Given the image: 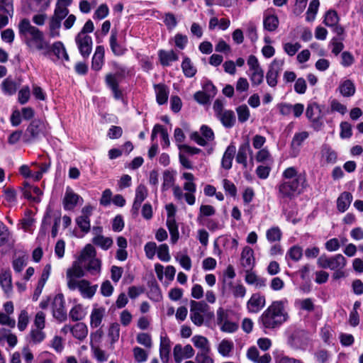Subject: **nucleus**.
<instances>
[{"mask_svg":"<svg viewBox=\"0 0 363 363\" xmlns=\"http://www.w3.org/2000/svg\"><path fill=\"white\" fill-rule=\"evenodd\" d=\"M287 305L286 298L272 301L260 315L259 323L266 329L279 328L289 318Z\"/></svg>","mask_w":363,"mask_h":363,"instance_id":"obj_1","label":"nucleus"},{"mask_svg":"<svg viewBox=\"0 0 363 363\" xmlns=\"http://www.w3.org/2000/svg\"><path fill=\"white\" fill-rule=\"evenodd\" d=\"M18 28L19 35L23 37L30 50L43 51L44 55L48 53L50 44L45 40L43 33L32 26L28 19L21 20Z\"/></svg>","mask_w":363,"mask_h":363,"instance_id":"obj_2","label":"nucleus"},{"mask_svg":"<svg viewBox=\"0 0 363 363\" xmlns=\"http://www.w3.org/2000/svg\"><path fill=\"white\" fill-rule=\"evenodd\" d=\"M306 186L305 174L289 181H284L279 187V194L282 197H291L295 194H300Z\"/></svg>","mask_w":363,"mask_h":363,"instance_id":"obj_3","label":"nucleus"},{"mask_svg":"<svg viewBox=\"0 0 363 363\" xmlns=\"http://www.w3.org/2000/svg\"><path fill=\"white\" fill-rule=\"evenodd\" d=\"M209 306L204 301H190V318L197 326H201L204 322V317H212L213 313L209 311Z\"/></svg>","mask_w":363,"mask_h":363,"instance_id":"obj_4","label":"nucleus"},{"mask_svg":"<svg viewBox=\"0 0 363 363\" xmlns=\"http://www.w3.org/2000/svg\"><path fill=\"white\" fill-rule=\"evenodd\" d=\"M249 67V77L253 86H258L263 82L264 70L262 68L257 57L250 55L247 60Z\"/></svg>","mask_w":363,"mask_h":363,"instance_id":"obj_5","label":"nucleus"},{"mask_svg":"<svg viewBox=\"0 0 363 363\" xmlns=\"http://www.w3.org/2000/svg\"><path fill=\"white\" fill-rule=\"evenodd\" d=\"M184 189L186 191L185 194L183 193L182 189L179 186H175L173 188V194L174 198L181 201L184 199L186 202L189 205H194L196 202V196L194 195L196 186L194 182H186L184 184Z\"/></svg>","mask_w":363,"mask_h":363,"instance_id":"obj_6","label":"nucleus"},{"mask_svg":"<svg viewBox=\"0 0 363 363\" xmlns=\"http://www.w3.org/2000/svg\"><path fill=\"white\" fill-rule=\"evenodd\" d=\"M317 264L320 268L333 269H342L347 264V260L340 254L331 257L321 255L317 260Z\"/></svg>","mask_w":363,"mask_h":363,"instance_id":"obj_7","label":"nucleus"},{"mask_svg":"<svg viewBox=\"0 0 363 363\" xmlns=\"http://www.w3.org/2000/svg\"><path fill=\"white\" fill-rule=\"evenodd\" d=\"M70 290H77L82 298L91 299L96 292L98 286L96 284H91L86 279H80L75 282L73 286H67Z\"/></svg>","mask_w":363,"mask_h":363,"instance_id":"obj_8","label":"nucleus"},{"mask_svg":"<svg viewBox=\"0 0 363 363\" xmlns=\"http://www.w3.org/2000/svg\"><path fill=\"white\" fill-rule=\"evenodd\" d=\"M102 335L103 332L101 330H98L91 335V350L94 357L99 362H104L108 358V354L98 345Z\"/></svg>","mask_w":363,"mask_h":363,"instance_id":"obj_9","label":"nucleus"},{"mask_svg":"<svg viewBox=\"0 0 363 363\" xmlns=\"http://www.w3.org/2000/svg\"><path fill=\"white\" fill-rule=\"evenodd\" d=\"M266 305L265 296L259 292L252 294L246 303V309L249 313H259Z\"/></svg>","mask_w":363,"mask_h":363,"instance_id":"obj_10","label":"nucleus"},{"mask_svg":"<svg viewBox=\"0 0 363 363\" xmlns=\"http://www.w3.org/2000/svg\"><path fill=\"white\" fill-rule=\"evenodd\" d=\"M79 53L84 58H87L91 52L93 40L90 35L77 34L74 38Z\"/></svg>","mask_w":363,"mask_h":363,"instance_id":"obj_11","label":"nucleus"},{"mask_svg":"<svg viewBox=\"0 0 363 363\" xmlns=\"http://www.w3.org/2000/svg\"><path fill=\"white\" fill-rule=\"evenodd\" d=\"M306 115L315 129H319L322 126L323 115L320 107L317 103L311 102L308 104Z\"/></svg>","mask_w":363,"mask_h":363,"instance_id":"obj_12","label":"nucleus"},{"mask_svg":"<svg viewBox=\"0 0 363 363\" xmlns=\"http://www.w3.org/2000/svg\"><path fill=\"white\" fill-rule=\"evenodd\" d=\"M195 354V351L191 345L184 346L177 344L173 348V357L175 363H182L183 360L191 359Z\"/></svg>","mask_w":363,"mask_h":363,"instance_id":"obj_13","label":"nucleus"},{"mask_svg":"<svg viewBox=\"0 0 363 363\" xmlns=\"http://www.w3.org/2000/svg\"><path fill=\"white\" fill-rule=\"evenodd\" d=\"M82 264L79 261L75 260L72 266L67 269L66 279L67 286L74 284L78 281L79 278L84 277V271Z\"/></svg>","mask_w":363,"mask_h":363,"instance_id":"obj_14","label":"nucleus"},{"mask_svg":"<svg viewBox=\"0 0 363 363\" xmlns=\"http://www.w3.org/2000/svg\"><path fill=\"white\" fill-rule=\"evenodd\" d=\"M94 208L90 205H86L82 208L81 215L76 218V223L81 230L85 233L90 230V216L92 214Z\"/></svg>","mask_w":363,"mask_h":363,"instance_id":"obj_15","label":"nucleus"},{"mask_svg":"<svg viewBox=\"0 0 363 363\" xmlns=\"http://www.w3.org/2000/svg\"><path fill=\"white\" fill-rule=\"evenodd\" d=\"M94 238L92 242L104 250H108L113 245V240L110 237H105L102 235V227H94L92 230Z\"/></svg>","mask_w":363,"mask_h":363,"instance_id":"obj_16","label":"nucleus"},{"mask_svg":"<svg viewBox=\"0 0 363 363\" xmlns=\"http://www.w3.org/2000/svg\"><path fill=\"white\" fill-rule=\"evenodd\" d=\"M53 317L59 321H63L67 318L65 308V300L62 294H57L53 298L52 304Z\"/></svg>","mask_w":363,"mask_h":363,"instance_id":"obj_17","label":"nucleus"},{"mask_svg":"<svg viewBox=\"0 0 363 363\" xmlns=\"http://www.w3.org/2000/svg\"><path fill=\"white\" fill-rule=\"evenodd\" d=\"M0 286L6 296L10 297L13 292V284L11 271L9 268L1 269Z\"/></svg>","mask_w":363,"mask_h":363,"instance_id":"obj_18","label":"nucleus"},{"mask_svg":"<svg viewBox=\"0 0 363 363\" xmlns=\"http://www.w3.org/2000/svg\"><path fill=\"white\" fill-rule=\"evenodd\" d=\"M279 24V18L274 9H268L263 13L264 28L273 32L277 30Z\"/></svg>","mask_w":363,"mask_h":363,"instance_id":"obj_19","label":"nucleus"},{"mask_svg":"<svg viewBox=\"0 0 363 363\" xmlns=\"http://www.w3.org/2000/svg\"><path fill=\"white\" fill-rule=\"evenodd\" d=\"M201 135L198 132H194L191 135V140L199 145L204 146L214 139L213 130L206 125L201 127Z\"/></svg>","mask_w":363,"mask_h":363,"instance_id":"obj_20","label":"nucleus"},{"mask_svg":"<svg viewBox=\"0 0 363 363\" xmlns=\"http://www.w3.org/2000/svg\"><path fill=\"white\" fill-rule=\"evenodd\" d=\"M13 13L12 0H0V29L9 23V17Z\"/></svg>","mask_w":363,"mask_h":363,"instance_id":"obj_21","label":"nucleus"},{"mask_svg":"<svg viewBox=\"0 0 363 363\" xmlns=\"http://www.w3.org/2000/svg\"><path fill=\"white\" fill-rule=\"evenodd\" d=\"M84 200L79 195L70 188H67L63 199V206L65 210H73L77 204H82Z\"/></svg>","mask_w":363,"mask_h":363,"instance_id":"obj_22","label":"nucleus"},{"mask_svg":"<svg viewBox=\"0 0 363 363\" xmlns=\"http://www.w3.org/2000/svg\"><path fill=\"white\" fill-rule=\"evenodd\" d=\"M44 125L39 121H33L26 131V141L30 143L43 133Z\"/></svg>","mask_w":363,"mask_h":363,"instance_id":"obj_23","label":"nucleus"},{"mask_svg":"<svg viewBox=\"0 0 363 363\" xmlns=\"http://www.w3.org/2000/svg\"><path fill=\"white\" fill-rule=\"evenodd\" d=\"M51 52L62 62L69 60L65 46L61 41H56L51 46L50 45L49 52L45 56H48Z\"/></svg>","mask_w":363,"mask_h":363,"instance_id":"obj_24","label":"nucleus"},{"mask_svg":"<svg viewBox=\"0 0 363 363\" xmlns=\"http://www.w3.org/2000/svg\"><path fill=\"white\" fill-rule=\"evenodd\" d=\"M240 264L246 270L252 269L255 264L254 250L249 246L242 248L240 255Z\"/></svg>","mask_w":363,"mask_h":363,"instance_id":"obj_25","label":"nucleus"},{"mask_svg":"<svg viewBox=\"0 0 363 363\" xmlns=\"http://www.w3.org/2000/svg\"><path fill=\"white\" fill-rule=\"evenodd\" d=\"M147 196V189L143 184H140L135 189V196L132 206V213L138 215L141 203Z\"/></svg>","mask_w":363,"mask_h":363,"instance_id":"obj_26","label":"nucleus"},{"mask_svg":"<svg viewBox=\"0 0 363 363\" xmlns=\"http://www.w3.org/2000/svg\"><path fill=\"white\" fill-rule=\"evenodd\" d=\"M121 78L118 74H108L106 77V85L111 89L113 96L116 99L122 98V92L118 88Z\"/></svg>","mask_w":363,"mask_h":363,"instance_id":"obj_27","label":"nucleus"},{"mask_svg":"<svg viewBox=\"0 0 363 363\" xmlns=\"http://www.w3.org/2000/svg\"><path fill=\"white\" fill-rule=\"evenodd\" d=\"M106 310L104 306L94 305L90 315V325L91 328L100 326L103 318L106 315Z\"/></svg>","mask_w":363,"mask_h":363,"instance_id":"obj_28","label":"nucleus"},{"mask_svg":"<svg viewBox=\"0 0 363 363\" xmlns=\"http://www.w3.org/2000/svg\"><path fill=\"white\" fill-rule=\"evenodd\" d=\"M171 349V341L166 334L161 335L160 343V357L163 363H168Z\"/></svg>","mask_w":363,"mask_h":363,"instance_id":"obj_29","label":"nucleus"},{"mask_svg":"<svg viewBox=\"0 0 363 363\" xmlns=\"http://www.w3.org/2000/svg\"><path fill=\"white\" fill-rule=\"evenodd\" d=\"M245 281L248 285L254 286L256 289H263L266 286V279L258 276L252 269L246 270Z\"/></svg>","mask_w":363,"mask_h":363,"instance_id":"obj_30","label":"nucleus"},{"mask_svg":"<svg viewBox=\"0 0 363 363\" xmlns=\"http://www.w3.org/2000/svg\"><path fill=\"white\" fill-rule=\"evenodd\" d=\"M247 357L254 363H269L272 357L269 354L266 353L260 356L256 347H251L247 351Z\"/></svg>","mask_w":363,"mask_h":363,"instance_id":"obj_31","label":"nucleus"},{"mask_svg":"<svg viewBox=\"0 0 363 363\" xmlns=\"http://www.w3.org/2000/svg\"><path fill=\"white\" fill-rule=\"evenodd\" d=\"M23 195L25 198L34 203H40L41 201L43 191L38 186H30L26 184L23 190Z\"/></svg>","mask_w":363,"mask_h":363,"instance_id":"obj_32","label":"nucleus"},{"mask_svg":"<svg viewBox=\"0 0 363 363\" xmlns=\"http://www.w3.org/2000/svg\"><path fill=\"white\" fill-rule=\"evenodd\" d=\"M191 342L194 347L199 350L198 352H211V345L206 337L196 335L192 337Z\"/></svg>","mask_w":363,"mask_h":363,"instance_id":"obj_33","label":"nucleus"},{"mask_svg":"<svg viewBox=\"0 0 363 363\" xmlns=\"http://www.w3.org/2000/svg\"><path fill=\"white\" fill-rule=\"evenodd\" d=\"M62 21L56 17H51L48 23V34L51 38L60 37V29L62 26Z\"/></svg>","mask_w":363,"mask_h":363,"instance_id":"obj_34","label":"nucleus"},{"mask_svg":"<svg viewBox=\"0 0 363 363\" xmlns=\"http://www.w3.org/2000/svg\"><path fill=\"white\" fill-rule=\"evenodd\" d=\"M105 50L102 45L96 47L94 54L92 57L91 67L95 70H100L104 65Z\"/></svg>","mask_w":363,"mask_h":363,"instance_id":"obj_35","label":"nucleus"},{"mask_svg":"<svg viewBox=\"0 0 363 363\" xmlns=\"http://www.w3.org/2000/svg\"><path fill=\"white\" fill-rule=\"evenodd\" d=\"M320 154L322 159L328 164H335L337 162V152L327 144L322 145Z\"/></svg>","mask_w":363,"mask_h":363,"instance_id":"obj_36","label":"nucleus"},{"mask_svg":"<svg viewBox=\"0 0 363 363\" xmlns=\"http://www.w3.org/2000/svg\"><path fill=\"white\" fill-rule=\"evenodd\" d=\"M234 349V343L232 340L228 339L222 340L217 346L218 352L224 357L231 356Z\"/></svg>","mask_w":363,"mask_h":363,"instance_id":"obj_37","label":"nucleus"},{"mask_svg":"<svg viewBox=\"0 0 363 363\" xmlns=\"http://www.w3.org/2000/svg\"><path fill=\"white\" fill-rule=\"evenodd\" d=\"M352 201V196L349 192H343L337 200V210L343 213L349 208Z\"/></svg>","mask_w":363,"mask_h":363,"instance_id":"obj_38","label":"nucleus"},{"mask_svg":"<svg viewBox=\"0 0 363 363\" xmlns=\"http://www.w3.org/2000/svg\"><path fill=\"white\" fill-rule=\"evenodd\" d=\"M235 151L236 148L234 145H229L227 147L221 161V165L224 169H229L231 168Z\"/></svg>","mask_w":363,"mask_h":363,"instance_id":"obj_39","label":"nucleus"},{"mask_svg":"<svg viewBox=\"0 0 363 363\" xmlns=\"http://www.w3.org/2000/svg\"><path fill=\"white\" fill-rule=\"evenodd\" d=\"M339 91L344 97H350L355 93V86L354 83L349 79H345L340 82Z\"/></svg>","mask_w":363,"mask_h":363,"instance_id":"obj_40","label":"nucleus"},{"mask_svg":"<svg viewBox=\"0 0 363 363\" xmlns=\"http://www.w3.org/2000/svg\"><path fill=\"white\" fill-rule=\"evenodd\" d=\"M156 100L158 104L162 105L167 103L169 96V90L164 84H157L155 86Z\"/></svg>","mask_w":363,"mask_h":363,"instance_id":"obj_41","label":"nucleus"},{"mask_svg":"<svg viewBox=\"0 0 363 363\" xmlns=\"http://www.w3.org/2000/svg\"><path fill=\"white\" fill-rule=\"evenodd\" d=\"M96 255V252L94 247L91 244H87L82 250L80 255L77 260L83 264L94 258Z\"/></svg>","mask_w":363,"mask_h":363,"instance_id":"obj_42","label":"nucleus"},{"mask_svg":"<svg viewBox=\"0 0 363 363\" xmlns=\"http://www.w3.org/2000/svg\"><path fill=\"white\" fill-rule=\"evenodd\" d=\"M158 55L160 62L163 66H169L172 62L178 60L177 55L173 50H160Z\"/></svg>","mask_w":363,"mask_h":363,"instance_id":"obj_43","label":"nucleus"},{"mask_svg":"<svg viewBox=\"0 0 363 363\" xmlns=\"http://www.w3.org/2000/svg\"><path fill=\"white\" fill-rule=\"evenodd\" d=\"M250 152V147L248 143H245L241 145L239 147L237 156L236 162L243 164L245 167L247 166V153Z\"/></svg>","mask_w":363,"mask_h":363,"instance_id":"obj_44","label":"nucleus"},{"mask_svg":"<svg viewBox=\"0 0 363 363\" xmlns=\"http://www.w3.org/2000/svg\"><path fill=\"white\" fill-rule=\"evenodd\" d=\"M117 32L112 30L109 39L111 49L114 55H122L125 53V50L117 43Z\"/></svg>","mask_w":363,"mask_h":363,"instance_id":"obj_45","label":"nucleus"},{"mask_svg":"<svg viewBox=\"0 0 363 363\" xmlns=\"http://www.w3.org/2000/svg\"><path fill=\"white\" fill-rule=\"evenodd\" d=\"M72 333L75 338L83 340L88 334L87 326L83 323H77L72 326Z\"/></svg>","mask_w":363,"mask_h":363,"instance_id":"obj_46","label":"nucleus"},{"mask_svg":"<svg viewBox=\"0 0 363 363\" xmlns=\"http://www.w3.org/2000/svg\"><path fill=\"white\" fill-rule=\"evenodd\" d=\"M218 117L222 124L226 128H231L235 123V117L232 111L226 110Z\"/></svg>","mask_w":363,"mask_h":363,"instance_id":"obj_47","label":"nucleus"},{"mask_svg":"<svg viewBox=\"0 0 363 363\" xmlns=\"http://www.w3.org/2000/svg\"><path fill=\"white\" fill-rule=\"evenodd\" d=\"M86 314V309L81 304L74 306L69 311V315L72 320H80Z\"/></svg>","mask_w":363,"mask_h":363,"instance_id":"obj_48","label":"nucleus"},{"mask_svg":"<svg viewBox=\"0 0 363 363\" xmlns=\"http://www.w3.org/2000/svg\"><path fill=\"white\" fill-rule=\"evenodd\" d=\"M339 22V16L335 10L328 11L324 16L323 23L328 27H334L337 25Z\"/></svg>","mask_w":363,"mask_h":363,"instance_id":"obj_49","label":"nucleus"},{"mask_svg":"<svg viewBox=\"0 0 363 363\" xmlns=\"http://www.w3.org/2000/svg\"><path fill=\"white\" fill-rule=\"evenodd\" d=\"M182 68L184 75L187 77H194L196 72V67L189 57H184L182 63Z\"/></svg>","mask_w":363,"mask_h":363,"instance_id":"obj_50","label":"nucleus"},{"mask_svg":"<svg viewBox=\"0 0 363 363\" xmlns=\"http://www.w3.org/2000/svg\"><path fill=\"white\" fill-rule=\"evenodd\" d=\"M43 329L33 328L30 332V341L33 344H39L45 338V334Z\"/></svg>","mask_w":363,"mask_h":363,"instance_id":"obj_51","label":"nucleus"},{"mask_svg":"<svg viewBox=\"0 0 363 363\" xmlns=\"http://www.w3.org/2000/svg\"><path fill=\"white\" fill-rule=\"evenodd\" d=\"M232 294L235 298H243L247 292V289L244 285L240 283H230Z\"/></svg>","mask_w":363,"mask_h":363,"instance_id":"obj_52","label":"nucleus"},{"mask_svg":"<svg viewBox=\"0 0 363 363\" xmlns=\"http://www.w3.org/2000/svg\"><path fill=\"white\" fill-rule=\"evenodd\" d=\"M87 265L86 269L89 271L91 274H98L101 272V262L99 259L96 257L89 261H87Z\"/></svg>","mask_w":363,"mask_h":363,"instance_id":"obj_53","label":"nucleus"},{"mask_svg":"<svg viewBox=\"0 0 363 363\" xmlns=\"http://www.w3.org/2000/svg\"><path fill=\"white\" fill-rule=\"evenodd\" d=\"M283 50L286 54L289 56H294L298 51V50L301 48V45L299 43H283Z\"/></svg>","mask_w":363,"mask_h":363,"instance_id":"obj_54","label":"nucleus"},{"mask_svg":"<svg viewBox=\"0 0 363 363\" xmlns=\"http://www.w3.org/2000/svg\"><path fill=\"white\" fill-rule=\"evenodd\" d=\"M266 237L271 242L279 241L281 238V231L279 227H272L267 230Z\"/></svg>","mask_w":363,"mask_h":363,"instance_id":"obj_55","label":"nucleus"},{"mask_svg":"<svg viewBox=\"0 0 363 363\" xmlns=\"http://www.w3.org/2000/svg\"><path fill=\"white\" fill-rule=\"evenodd\" d=\"M157 254L158 258L164 262H168L171 259L169 247L166 244H162L157 247Z\"/></svg>","mask_w":363,"mask_h":363,"instance_id":"obj_56","label":"nucleus"},{"mask_svg":"<svg viewBox=\"0 0 363 363\" xmlns=\"http://www.w3.org/2000/svg\"><path fill=\"white\" fill-rule=\"evenodd\" d=\"M309 133L307 131H301L294 134L291 141V145L294 147H300L302 143L308 138Z\"/></svg>","mask_w":363,"mask_h":363,"instance_id":"obj_57","label":"nucleus"},{"mask_svg":"<svg viewBox=\"0 0 363 363\" xmlns=\"http://www.w3.org/2000/svg\"><path fill=\"white\" fill-rule=\"evenodd\" d=\"M29 323V315L26 310H22L18 317V328L20 331H23Z\"/></svg>","mask_w":363,"mask_h":363,"instance_id":"obj_58","label":"nucleus"},{"mask_svg":"<svg viewBox=\"0 0 363 363\" xmlns=\"http://www.w3.org/2000/svg\"><path fill=\"white\" fill-rule=\"evenodd\" d=\"M1 88L5 94L12 95L16 91V86L15 82L7 78L4 79L1 84Z\"/></svg>","mask_w":363,"mask_h":363,"instance_id":"obj_59","label":"nucleus"},{"mask_svg":"<svg viewBox=\"0 0 363 363\" xmlns=\"http://www.w3.org/2000/svg\"><path fill=\"white\" fill-rule=\"evenodd\" d=\"M255 160L258 162H268L272 161V156L267 147H264L257 152Z\"/></svg>","mask_w":363,"mask_h":363,"instance_id":"obj_60","label":"nucleus"},{"mask_svg":"<svg viewBox=\"0 0 363 363\" xmlns=\"http://www.w3.org/2000/svg\"><path fill=\"white\" fill-rule=\"evenodd\" d=\"M216 213L215 208L211 205H201L199 210V213L197 217V220L201 222L203 217L211 216Z\"/></svg>","mask_w":363,"mask_h":363,"instance_id":"obj_61","label":"nucleus"},{"mask_svg":"<svg viewBox=\"0 0 363 363\" xmlns=\"http://www.w3.org/2000/svg\"><path fill=\"white\" fill-rule=\"evenodd\" d=\"M285 61L284 59L275 58L269 65L268 69L278 74L283 70Z\"/></svg>","mask_w":363,"mask_h":363,"instance_id":"obj_62","label":"nucleus"},{"mask_svg":"<svg viewBox=\"0 0 363 363\" xmlns=\"http://www.w3.org/2000/svg\"><path fill=\"white\" fill-rule=\"evenodd\" d=\"M108 335L111 339V344L118 341L120 335V326L118 323H113L110 325Z\"/></svg>","mask_w":363,"mask_h":363,"instance_id":"obj_63","label":"nucleus"},{"mask_svg":"<svg viewBox=\"0 0 363 363\" xmlns=\"http://www.w3.org/2000/svg\"><path fill=\"white\" fill-rule=\"evenodd\" d=\"M195 360L196 363H214L211 352H197Z\"/></svg>","mask_w":363,"mask_h":363,"instance_id":"obj_64","label":"nucleus"}]
</instances>
